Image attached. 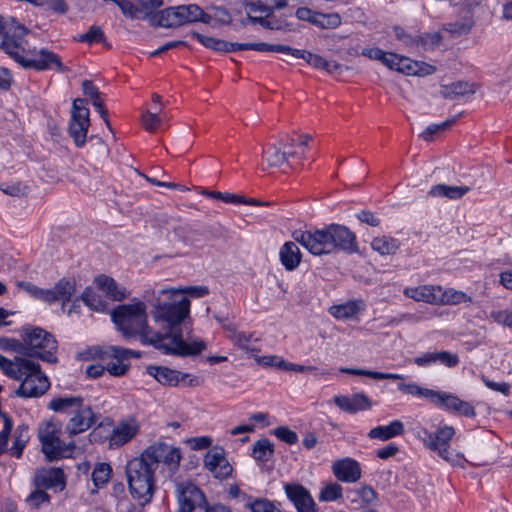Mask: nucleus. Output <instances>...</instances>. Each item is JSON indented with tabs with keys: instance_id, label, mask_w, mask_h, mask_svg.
Returning a JSON list of instances; mask_svg holds the SVG:
<instances>
[{
	"instance_id": "32",
	"label": "nucleus",
	"mask_w": 512,
	"mask_h": 512,
	"mask_svg": "<svg viewBox=\"0 0 512 512\" xmlns=\"http://www.w3.org/2000/svg\"><path fill=\"white\" fill-rule=\"evenodd\" d=\"M231 52L238 50H254L259 52H276V53H286L289 50L288 45L283 44H269L264 42H250V43H237L231 42Z\"/></svg>"
},
{
	"instance_id": "8",
	"label": "nucleus",
	"mask_w": 512,
	"mask_h": 512,
	"mask_svg": "<svg viewBox=\"0 0 512 512\" xmlns=\"http://www.w3.org/2000/svg\"><path fill=\"white\" fill-rule=\"evenodd\" d=\"M26 34L28 29L15 18L0 15V45L15 61L25 50Z\"/></svg>"
},
{
	"instance_id": "26",
	"label": "nucleus",
	"mask_w": 512,
	"mask_h": 512,
	"mask_svg": "<svg viewBox=\"0 0 512 512\" xmlns=\"http://www.w3.org/2000/svg\"><path fill=\"white\" fill-rule=\"evenodd\" d=\"M439 285H420L417 287H408L404 290V295L415 301H422L429 304L437 305Z\"/></svg>"
},
{
	"instance_id": "14",
	"label": "nucleus",
	"mask_w": 512,
	"mask_h": 512,
	"mask_svg": "<svg viewBox=\"0 0 512 512\" xmlns=\"http://www.w3.org/2000/svg\"><path fill=\"white\" fill-rule=\"evenodd\" d=\"M331 253L343 251L348 254L358 251L357 238L354 232L341 224L327 225Z\"/></svg>"
},
{
	"instance_id": "25",
	"label": "nucleus",
	"mask_w": 512,
	"mask_h": 512,
	"mask_svg": "<svg viewBox=\"0 0 512 512\" xmlns=\"http://www.w3.org/2000/svg\"><path fill=\"white\" fill-rule=\"evenodd\" d=\"M200 14L197 18V22L208 24L212 27L218 25H227L231 23L232 16L230 12L221 6H209L206 10L200 7Z\"/></svg>"
},
{
	"instance_id": "56",
	"label": "nucleus",
	"mask_w": 512,
	"mask_h": 512,
	"mask_svg": "<svg viewBox=\"0 0 512 512\" xmlns=\"http://www.w3.org/2000/svg\"><path fill=\"white\" fill-rule=\"evenodd\" d=\"M23 360L21 357H15V359L9 360L0 354V368L5 375L12 378L16 375V371H19L20 361Z\"/></svg>"
},
{
	"instance_id": "27",
	"label": "nucleus",
	"mask_w": 512,
	"mask_h": 512,
	"mask_svg": "<svg viewBox=\"0 0 512 512\" xmlns=\"http://www.w3.org/2000/svg\"><path fill=\"white\" fill-rule=\"evenodd\" d=\"M138 432V425L132 422H121L113 429L109 437L110 447H121L129 442Z\"/></svg>"
},
{
	"instance_id": "19",
	"label": "nucleus",
	"mask_w": 512,
	"mask_h": 512,
	"mask_svg": "<svg viewBox=\"0 0 512 512\" xmlns=\"http://www.w3.org/2000/svg\"><path fill=\"white\" fill-rule=\"evenodd\" d=\"M284 489L288 499L298 512H316V504L305 487L300 484H286Z\"/></svg>"
},
{
	"instance_id": "39",
	"label": "nucleus",
	"mask_w": 512,
	"mask_h": 512,
	"mask_svg": "<svg viewBox=\"0 0 512 512\" xmlns=\"http://www.w3.org/2000/svg\"><path fill=\"white\" fill-rule=\"evenodd\" d=\"M227 330L230 332L229 339L233 342L235 346L246 351V352H258L259 349L250 346V342L253 338V333H245L242 331H237L232 327H227Z\"/></svg>"
},
{
	"instance_id": "40",
	"label": "nucleus",
	"mask_w": 512,
	"mask_h": 512,
	"mask_svg": "<svg viewBox=\"0 0 512 512\" xmlns=\"http://www.w3.org/2000/svg\"><path fill=\"white\" fill-rule=\"evenodd\" d=\"M290 51H286L285 54H290L295 58L304 59L309 65L317 69H324L327 66V60L322 56L311 53L306 50H299L289 46Z\"/></svg>"
},
{
	"instance_id": "33",
	"label": "nucleus",
	"mask_w": 512,
	"mask_h": 512,
	"mask_svg": "<svg viewBox=\"0 0 512 512\" xmlns=\"http://www.w3.org/2000/svg\"><path fill=\"white\" fill-rule=\"evenodd\" d=\"M474 93V84L465 81H458L441 87V95L449 100H456Z\"/></svg>"
},
{
	"instance_id": "43",
	"label": "nucleus",
	"mask_w": 512,
	"mask_h": 512,
	"mask_svg": "<svg viewBox=\"0 0 512 512\" xmlns=\"http://www.w3.org/2000/svg\"><path fill=\"white\" fill-rule=\"evenodd\" d=\"M397 388L399 391H401L404 394L416 396L419 398H426V399L430 400L431 403H432V400H433L435 392H436L435 390H432V389L420 387L416 383L400 382V383H398Z\"/></svg>"
},
{
	"instance_id": "28",
	"label": "nucleus",
	"mask_w": 512,
	"mask_h": 512,
	"mask_svg": "<svg viewBox=\"0 0 512 512\" xmlns=\"http://www.w3.org/2000/svg\"><path fill=\"white\" fill-rule=\"evenodd\" d=\"M83 403L84 398L81 396L65 395L51 399L47 407L53 412L71 415Z\"/></svg>"
},
{
	"instance_id": "6",
	"label": "nucleus",
	"mask_w": 512,
	"mask_h": 512,
	"mask_svg": "<svg viewBox=\"0 0 512 512\" xmlns=\"http://www.w3.org/2000/svg\"><path fill=\"white\" fill-rule=\"evenodd\" d=\"M19 371L12 378L21 381L15 394L21 398H38L44 395L50 387L48 377L42 373L38 363L23 358Z\"/></svg>"
},
{
	"instance_id": "17",
	"label": "nucleus",
	"mask_w": 512,
	"mask_h": 512,
	"mask_svg": "<svg viewBox=\"0 0 512 512\" xmlns=\"http://www.w3.org/2000/svg\"><path fill=\"white\" fill-rule=\"evenodd\" d=\"M432 403L439 408L459 416H476V411L469 402L461 400L452 393L436 391Z\"/></svg>"
},
{
	"instance_id": "54",
	"label": "nucleus",
	"mask_w": 512,
	"mask_h": 512,
	"mask_svg": "<svg viewBox=\"0 0 512 512\" xmlns=\"http://www.w3.org/2000/svg\"><path fill=\"white\" fill-rule=\"evenodd\" d=\"M0 349L5 351H13L22 356H24L25 353L23 339L17 340L13 338L0 337Z\"/></svg>"
},
{
	"instance_id": "3",
	"label": "nucleus",
	"mask_w": 512,
	"mask_h": 512,
	"mask_svg": "<svg viewBox=\"0 0 512 512\" xmlns=\"http://www.w3.org/2000/svg\"><path fill=\"white\" fill-rule=\"evenodd\" d=\"M113 322L125 338L139 336L143 344L163 347L160 336H155L148 327L146 305L143 301L133 300L113 309L111 313Z\"/></svg>"
},
{
	"instance_id": "36",
	"label": "nucleus",
	"mask_w": 512,
	"mask_h": 512,
	"mask_svg": "<svg viewBox=\"0 0 512 512\" xmlns=\"http://www.w3.org/2000/svg\"><path fill=\"white\" fill-rule=\"evenodd\" d=\"M95 284L107 297L113 300H122L126 297L125 292L118 289L117 283L111 277L100 275L95 279Z\"/></svg>"
},
{
	"instance_id": "53",
	"label": "nucleus",
	"mask_w": 512,
	"mask_h": 512,
	"mask_svg": "<svg viewBox=\"0 0 512 512\" xmlns=\"http://www.w3.org/2000/svg\"><path fill=\"white\" fill-rule=\"evenodd\" d=\"M455 118L447 119L446 121L440 123V124H431L429 125L421 134V137L425 141L432 140V137L434 134L444 131L448 128H450L455 123Z\"/></svg>"
},
{
	"instance_id": "2",
	"label": "nucleus",
	"mask_w": 512,
	"mask_h": 512,
	"mask_svg": "<svg viewBox=\"0 0 512 512\" xmlns=\"http://www.w3.org/2000/svg\"><path fill=\"white\" fill-rule=\"evenodd\" d=\"M182 459L179 448L165 442H155L148 446L138 457L128 461L126 478L131 496L142 504L151 502L155 489V472L163 463L170 472L175 473Z\"/></svg>"
},
{
	"instance_id": "11",
	"label": "nucleus",
	"mask_w": 512,
	"mask_h": 512,
	"mask_svg": "<svg viewBox=\"0 0 512 512\" xmlns=\"http://www.w3.org/2000/svg\"><path fill=\"white\" fill-rule=\"evenodd\" d=\"M89 126V109L86 107V100L77 98L72 103L68 125V133L76 147L81 148L85 145Z\"/></svg>"
},
{
	"instance_id": "16",
	"label": "nucleus",
	"mask_w": 512,
	"mask_h": 512,
	"mask_svg": "<svg viewBox=\"0 0 512 512\" xmlns=\"http://www.w3.org/2000/svg\"><path fill=\"white\" fill-rule=\"evenodd\" d=\"M146 371L161 385L178 386L183 384L193 387L198 384L197 377L190 378V374L182 373L166 366L149 365L147 366Z\"/></svg>"
},
{
	"instance_id": "5",
	"label": "nucleus",
	"mask_w": 512,
	"mask_h": 512,
	"mask_svg": "<svg viewBox=\"0 0 512 512\" xmlns=\"http://www.w3.org/2000/svg\"><path fill=\"white\" fill-rule=\"evenodd\" d=\"M21 337L25 348L24 356L36 357L48 363L58 361L56 357L58 343L51 333L40 327H24Z\"/></svg>"
},
{
	"instance_id": "31",
	"label": "nucleus",
	"mask_w": 512,
	"mask_h": 512,
	"mask_svg": "<svg viewBox=\"0 0 512 512\" xmlns=\"http://www.w3.org/2000/svg\"><path fill=\"white\" fill-rule=\"evenodd\" d=\"M404 432V425L399 420H394L385 426H377L372 428L368 436L371 439H379L381 441L389 440L393 437L399 436Z\"/></svg>"
},
{
	"instance_id": "57",
	"label": "nucleus",
	"mask_w": 512,
	"mask_h": 512,
	"mask_svg": "<svg viewBox=\"0 0 512 512\" xmlns=\"http://www.w3.org/2000/svg\"><path fill=\"white\" fill-rule=\"evenodd\" d=\"M117 5L120 8L123 15L128 18H141V14H143V10L139 8L137 5H134L131 1L119 0V2H117Z\"/></svg>"
},
{
	"instance_id": "50",
	"label": "nucleus",
	"mask_w": 512,
	"mask_h": 512,
	"mask_svg": "<svg viewBox=\"0 0 512 512\" xmlns=\"http://www.w3.org/2000/svg\"><path fill=\"white\" fill-rule=\"evenodd\" d=\"M80 298L88 307L96 311L101 310L104 307L101 297L92 288H86L80 295Z\"/></svg>"
},
{
	"instance_id": "45",
	"label": "nucleus",
	"mask_w": 512,
	"mask_h": 512,
	"mask_svg": "<svg viewBox=\"0 0 512 512\" xmlns=\"http://www.w3.org/2000/svg\"><path fill=\"white\" fill-rule=\"evenodd\" d=\"M98 356L100 359H105L106 357H113L117 361H121L123 359H128L129 357H139L140 354L130 349H125L118 346H109L105 350L98 349Z\"/></svg>"
},
{
	"instance_id": "59",
	"label": "nucleus",
	"mask_w": 512,
	"mask_h": 512,
	"mask_svg": "<svg viewBox=\"0 0 512 512\" xmlns=\"http://www.w3.org/2000/svg\"><path fill=\"white\" fill-rule=\"evenodd\" d=\"M252 512H281L272 502L266 499H257L246 504Z\"/></svg>"
},
{
	"instance_id": "38",
	"label": "nucleus",
	"mask_w": 512,
	"mask_h": 512,
	"mask_svg": "<svg viewBox=\"0 0 512 512\" xmlns=\"http://www.w3.org/2000/svg\"><path fill=\"white\" fill-rule=\"evenodd\" d=\"M191 36L193 38H195L197 41H199L203 46H205L206 48H209L213 51L231 52V47H232L231 42H228V41H225L222 39H218V38H214V37L205 36L198 32H192Z\"/></svg>"
},
{
	"instance_id": "9",
	"label": "nucleus",
	"mask_w": 512,
	"mask_h": 512,
	"mask_svg": "<svg viewBox=\"0 0 512 512\" xmlns=\"http://www.w3.org/2000/svg\"><path fill=\"white\" fill-rule=\"evenodd\" d=\"M16 62L24 68L36 71L55 70L61 73L69 71V68L63 64L59 55L47 48H25Z\"/></svg>"
},
{
	"instance_id": "64",
	"label": "nucleus",
	"mask_w": 512,
	"mask_h": 512,
	"mask_svg": "<svg viewBox=\"0 0 512 512\" xmlns=\"http://www.w3.org/2000/svg\"><path fill=\"white\" fill-rule=\"evenodd\" d=\"M145 505L140 502L138 504L132 503L128 498L124 497L118 500L116 509L117 512H143Z\"/></svg>"
},
{
	"instance_id": "49",
	"label": "nucleus",
	"mask_w": 512,
	"mask_h": 512,
	"mask_svg": "<svg viewBox=\"0 0 512 512\" xmlns=\"http://www.w3.org/2000/svg\"><path fill=\"white\" fill-rule=\"evenodd\" d=\"M342 498V487L337 483L325 485L319 494V500L330 502Z\"/></svg>"
},
{
	"instance_id": "46",
	"label": "nucleus",
	"mask_w": 512,
	"mask_h": 512,
	"mask_svg": "<svg viewBox=\"0 0 512 512\" xmlns=\"http://www.w3.org/2000/svg\"><path fill=\"white\" fill-rule=\"evenodd\" d=\"M329 312L337 319H348L358 314L359 306L355 301H348L344 304L332 306Z\"/></svg>"
},
{
	"instance_id": "61",
	"label": "nucleus",
	"mask_w": 512,
	"mask_h": 512,
	"mask_svg": "<svg viewBox=\"0 0 512 512\" xmlns=\"http://www.w3.org/2000/svg\"><path fill=\"white\" fill-rule=\"evenodd\" d=\"M436 362L451 368L459 364V357L457 354L449 351H438L435 352V363Z\"/></svg>"
},
{
	"instance_id": "41",
	"label": "nucleus",
	"mask_w": 512,
	"mask_h": 512,
	"mask_svg": "<svg viewBox=\"0 0 512 512\" xmlns=\"http://www.w3.org/2000/svg\"><path fill=\"white\" fill-rule=\"evenodd\" d=\"M274 453V445L267 438L257 440L253 444L252 456L255 460L267 462Z\"/></svg>"
},
{
	"instance_id": "47",
	"label": "nucleus",
	"mask_w": 512,
	"mask_h": 512,
	"mask_svg": "<svg viewBox=\"0 0 512 512\" xmlns=\"http://www.w3.org/2000/svg\"><path fill=\"white\" fill-rule=\"evenodd\" d=\"M112 474V468L108 463H97L92 471V481L96 487L108 483Z\"/></svg>"
},
{
	"instance_id": "10",
	"label": "nucleus",
	"mask_w": 512,
	"mask_h": 512,
	"mask_svg": "<svg viewBox=\"0 0 512 512\" xmlns=\"http://www.w3.org/2000/svg\"><path fill=\"white\" fill-rule=\"evenodd\" d=\"M197 4L179 5L158 11L151 17L152 24L163 28H176L197 22L200 14Z\"/></svg>"
},
{
	"instance_id": "35",
	"label": "nucleus",
	"mask_w": 512,
	"mask_h": 512,
	"mask_svg": "<svg viewBox=\"0 0 512 512\" xmlns=\"http://www.w3.org/2000/svg\"><path fill=\"white\" fill-rule=\"evenodd\" d=\"M463 302H471V297L462 291L453 288L444 289L440 286L437 305H457Z\"/></svg>"
},
{
	"instance_id": "29",
	"label": "nucleus",
	"mask_w": 512,
	"mask_h": 512,
	"mask_svg": "<svg viewBox=\"0 0 512 512\" xmlns=\"http://www.w3.org/2000/svg\"><path fill=\"white\" fill-rule=\"evenodd\" d=\"M245 7L250 12L272 16L276 10H281L288 5V0H244Z\"/></svg>"
},
{
	"instance_id": "42",
	"label": "nucleus",
	"mask_w": 512,
	"mask_h": 512,
	"mask_svg": "<svg viewBox=\"0 0 512 512\" xmlns=\"http://www.w3.org/2000/svg\"><path fill=\"white\" fill-rule=\"evenodd\" d=\"M28 440V426L25 424L17 426L13 445L10 448L11 455L20 458Z\"/></svg>"
},
{
	"instance_id": "62",
	"label": "nucleus",
	"mask_w": 512,
	"mask_h": 512,
	"mask_svg": "<svg viewBox=\"0 0 512 512\" xmlns=\"http://www.w3.org/2000/svg\"><path fill=\"white\" fill-rule=\"evenodd\" d=\"M1 419L3 420V428L0 431V446L7 449L8 440L13 428V421L7 414L2 415Z\"/></svg>"
},
{
	"instance_id": "55",
	"label": "nucleus",
	"mask_w": 512,
	"mask_h": 512,
	"mask_svg": "<svg viewBox=\"0 0 512 512\" xmlns=\"http://www.w3.org/2000/svg\"><path fill=\"white\" fill-rule=\"evenodd\" d=\"M272 434L275 435L279 440L289 444L293 445L298 442V435L293 430L289 429L286 426H280L275 428L272 431Z\"/></svg>"
},
{
	"instance_id": "24",
	"label": "nucleus",
	"mask_w": 512,
	"mask_h": 512,
	"mask_svg": "<svg viewBox=\"0 0 512 512\" xmlns=\"http://www.w3.org/2000/svg\"><path fill=\"white\" fill-rule=\"evenodd\" d=\"M334 403L348 413H357L372 407L370 399L364 393H355L351 397L338 395L334 397Z\"/></svg>"
},
{
	"instance_id": "15",
	"label": "nucleus",
	"mask_w": 512,
	"mask_h": 512,
	"mask_svg": "<svg viewBox=\"0 0 512 512\" xmlns=\"http://www.w3.org/2000/svg\"><path fill=\"white\" fill-rule=\"evenodd\" d=\"M179 512H206L207 501L203 492L193 483L178 486Z\"/></svg>"
},
{
	"instance_id": "51",
	"label": "nucleus",
	"mask_w": 512,
	"mask_h": 512,
	"mask_svg": "<svg viewBox=\"0 0 512 512\" xmlns=\"http://www.w3.org/2000/svg\"><path fill=\"white\" fill-rule=\"evenodd\" d=\"M395 37L406 47L418 50V36H413L400 26H394Z\"/></svg>"
},
{
	"instance_id": "4",
	"label": "nucleus",
	"mask_w": 512,
	"mask_h": 512,
	"mask_svg": "<svg viewBox=\"0 0 512 512\" xmlns=\"http://www.w3.org/2000/svg\"><path fill=\"white\" fill-rule=\"evenodd\" d=\"M61 433L62 423L54 419L42 421L38 426L37 435L41 451L48 462L70 457L76 448L74 441L66 443L61 440Z\"/></svg>"
},
{
	"instance_id": "60",
	"label": "nucleus",
	"mask_w": 512,
	"mask_h": 512,
	"mask_svg": "<svg viewBox=\"0 0 512 512\" xmlns=\"http://www.w3.org/2000/svg\"><path fill=\"white\" fill-rule=\"evenodd\" d=\"M142 125L148 132H154L161 124V118L157 112L146 111L141 116Z\"/></svg>"
},
{
	"instance_id": "12",
	"label": "nucleus",
	"mask_w": 512,
	"mask_h": 512,
	"mask_svg": "<svg viewBox=\"0 0 512 512\" xmlns=\"http://www.w3.org/2000/svg\"><path fill=\"white\" fill-rule=\"evenodd\" d=\"M292 238L313 255L330 254V241L327 226L315 231L295 230Z\"/></svg>"
},
{
	"instance_id": "18",
	"label": "nucleus",
	"mask_w": 512,
	"mask_h": 512,
	"mask_svg": "<svg viewBox=\"0 0 512 512\" xmlns=\"http://www.w3.org/2000/svg\"><path fill=\"white\" fill-rule=\"evenodd\" d=\"M204 467L217 479H226L233 470L225 457V451L219 447H214L205 454Z\"/></svg>"
},
{
	"instance_id": "58",
	"label": "nucleus",
	"mask_w": 512,
	"mask_h": 512,
	"mask_svg": "<svg viewBox=\"0 0 512 512\" xmlns=\"http://www.w3.org/2000/svg\"><path fill=\"white\" fill-rule=\"evenodd\" d=\"M489 317L497 324L512 328V309L491 311Z\"/></svg>"
},
{
	"instance_id": "48",
	"label": "nucleus",
	"mask_w": 512,
	"mask_h": 512,
	"mask_svg": "<svg viewBox=\"0 0 512 512\" xmlns=\"http://www.w3.org/2000/svg\"><path fill=\"white\" fill-rule=\"evenodd\" d=\"M442 35L439 32L423 33L418 35V50H434L440 45Z\"/></svg>"
},
{
	"instance_id": "21",
	"label": "nucleus",
	"mask_w": 512,
	"mask_h": 512,
	"mask_svg": "<svg viewBox=\"0 0 512 512\" xmlns=\"http://www.w3.org/2000/svg\"><path fill=\"white\" fill-rule=\"evenodd\" d=\"M34 482L37 488L62 491L65 488V475L61 468H43L36 472Z\"/></svg>"
},
{
	"instance_id": "52",
	"label": "nucleus",
	"mask_w": 512,
	"mask_h": 512,
	"mask_svg": "<svg viewBox=\"0 0 512 512\" xmlns=\"http://www.w3.org/2000/svg\"><path fill=\"white\" fill-rule=\"evenodd\" d=\"M77 40L88 44L100 43L105 41V36L101 27L91 26L86 33L79 35Z\"/></svg>"
},
{
	"instance_id": "44",
	"label": "nucleus",
	"mask_w": 512,
	"mask_h": 512,
	"mask_svg": "<svg viewBox=\"0 0 512 512\" xmlns=\"http://www.w3.org/2000/svg\"><path fill=\"white\" fill-rule=\"evenodd\" d=\"M342 23L341 16L336 13H323L319 12L316 15V19L313 21V25L320 29H335Z\"/></svg>"
},
{
	"instance_id": "22",
	"label": "nucleus",
	"mask_w": 512,
	"mask_h": 512,
	"mask_svg": "<svg viewBox=\"0 0 512 512\" xmlns=\"http://www.w3.org/2000/svg\"><path fill=\"white\" fill-rule=\"evenodd\" d=\"M332 472L339 481L346 483H353L361 478L360 465L351 458H344L334 462Z\"/></svg>"
},
{
	"instance_id": "30",
	"label": "nucleus",
	"mask_w": 512,
	"mask_h": 512,
	"mask_svg": "<svg viewBox=\"0 0 512 512\" xmlns=\"http://www.w3.org/2000/svg\"><path fill=\"white\" fill-rule=\"evenodd\" d=\"M295 242H285L279 251L280 261L287 271L295 270L301 262V252Z\"/></svg>"
},
{
	"instance_id": "63",
	"label": "nucleus",
	"mask_w": 512,
	"mask_h": 512,
	"mask_svg": "<svg viewBox=\"0 0 512 512\" xmlns=\"http://www.w3.org/2000/svg\"><path fill=\"white\" fill-rule=\"evenodd\" d=\"M204 194L213 199L221 200L225 203L240 204V202L242 201V196L237 195V194H232V193H222L219 191H206V192H204Z\"/></svg>"
},
{
	"instance_id": "34",
	"label": "nucleus",
	"mask_w": 512,
	"mask_h": 512,
	"mask_svg": "<svg viewBox=\"0 0 512 512\" xmlns=\"http://www.w3.org/2000/svg\"><path fill=\"white\" fill-rule=\"evenodd\" d=\"M470 190L467 186H450L437 184L431 187L429 195L432 197H446L448 199H460Z\"/></svg>"
},
{
	"instance_id": "1",
	"label": "nucleus",
	"mask_w": 512,
	"mask_h": 512,
	"mask_svg": "<svg viewBox=\"0 0 512 512\" xmlns=\"http://www.w3.org/2000/svg\"><path fill=\"white\" fill-rule=\"evenodd\" d=\"M154 318L168 324L164 333L154 332L160 336L163 347H157L165 354L194 356L206 349L204 341L198 339L186 342L183 339L181 324L189 317L190 301L180 295V290L162 289L157 292L153 301Z\"/></svg>"
},
{
	"instance_id": "13",
	"label": "nucleus",
	"mask_w": 512,
	"mask_h": 512,
	"mask_svg": "<svg viewBox=\"0 0 512 512\" xmlns=\"http://www.w3.org/2000/svg\"><path fill=\"white\" fill-rule=\"evenodd\" d=\"M99 417L100 415L93 411L90 405L83 403L71 414L64 427V433L69 438L84 433L97 423Z\"/></svg>"
},
{
	"instance_id": "37",
	"label": "nucleus",
	"mask_w": 512,
	"mask_h": 512,
	"mask_svg": "<svg viewBox=\"0 0 512 512\" xmlns=\"http://www.w3.org/2000/svg\"><path fill=\"white\" fill-rule=\"evenodd\" d=\"M400 246L397 239L390 236L375 237L371 242V248L380 255H392Z\"/></svg>"
},
{
	"instance_id": "7",
	"label": "nucleus",
	"mask_w": 512,
	"mask_h": 512,
	"mask_svg": "<svg viewBox=\"0 0 512 512\" xmlns=\"http://www.w3.org/2000/svg\"><path fill=\"white\" fill-rule=\"evenodd\" d=\"M455 435L452 426H442L436 432H430L425 428L417 431V438L422 441L423 445L429 450L436 452L439 457L454 466L464 467L466 459L460 453L453 454L450 448V441Z\"/></svg>"
},
{
	"instance_id": "23",
	"label": "nucleus",
	"mask_w": 512,
	"mask_h": 512,
	"mask_svg": "<svg viewBox=\"0 0 512 512\" xmlns=\"http://www.w3.org/2000/svg\"><path fill=\"white\" fill-rule=\"evenodd\" d=\"M76 291V283L74 280L62 278L53 288L47 289V303L61 302L64 311L66 303L70 302Z\"/></svg>"
},
{
	"instance_id": "20",
	"label": "nucleus",
	"mask_w": 512,
	"mask_h": 512,
	"mask_svg": "<svg viewBox=\"0 0 512 512\" xmlns=\"http://www.w3.org/2000/svg\"><path fill=\"white\" fill-rule=\"evenodd\" d=\"M294 146H296L294 139H288L287 141L281 139L279 146L269 145L263 151V156L270 167H279L286 162L288 157L298 156V152L287 150V148Z\"/></svg>"
}]
</instances>
